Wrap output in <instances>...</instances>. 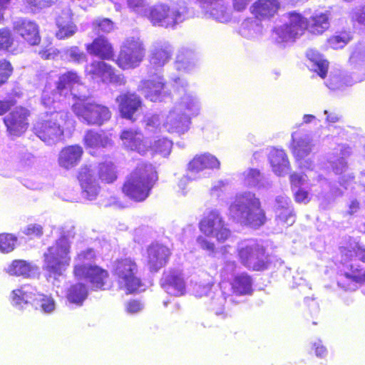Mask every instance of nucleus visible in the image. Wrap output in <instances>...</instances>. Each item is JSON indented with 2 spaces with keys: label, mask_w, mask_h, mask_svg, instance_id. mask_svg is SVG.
<instances>
[{
  "label": "nucleus",
  "mask_w": 365,
  "mask_h": 365,
  "mask_svg": "<svg viewBox=\"0 0 365 365\" xmlns=\"http://www.w3.org/2000/svg\"><path fill=\"white\" fill-rule=\"evenodd\" d=\"M329 11H314L308 19L299 13H289L283 17V24L273 29L272 38L277 43L293 42L306 29L312 34H322L329 28Z\"/></svg>",
  "instance_id": "1"
},
{
  "label": "nucleus",
  "mask_w": 365,
  "mask_h": 365,
  "mask_svg": "<svg viewBox=\"0 0 365 365\" xmlns=\"http://www.w3.org/2000/svg\"><path fill=\"white\" fill-rule=\"evenodd\" d=\"M228 215L233 221L255 228L262 226L266 221L259 199L251 192L237 194L229 205Z\"/></svg>",
  "instance_id": "2"
},
{
  "label": "nucleus",
  "mask_w": 365,
  "mask_h": 365,
  "mask_svg": "<svg viewBox=\"0 0 365 365\" xmlns=\"http://www.w3.org/2000/svg\"><path fill=\"white\" fill-rule=\"evenodd\" d=\"M70 247L69 237L62 235L43 254V269L46 272L47 280L57 287L58 284L56 282L63 277L70 265Z\"/></svg>",
  "instance_id": "3"
},
{
  "label": "nucleus",
  "mask_w": 365,
  "mask_h": 365,
  "mask_svg": "<svg viewBox=\"0 0 365 365\" xmlns=\"http://www.w3.org/2000/svg\"><path fill=\"white\" fill-rule=\"evenodd\" d=\"M52 106L54 110L47 111V118L37 122L34 128L37 137L48 145H55L63 139L65 126H73V121L69 118L68 113L61 110L60 104Z\"/></svg>",
  "instance_id": "4"
},
{
  "label": "nucleus",
  "mask_w": 365,
  "mask_h": 365,
  "mask_svg": "<svg viewBox=\"0 0 365 365\" xmlns=\"http://www.w3.org/2000/svg\"><path fill=\"white\" fill-rule=\"evenodd\" d=\"M157 180L155 167L150 163L140 162L127 177L123 192L130 199L142 202L149 196Z\"/></svg>",
  "instance_id": "5"
},
{
  "label": "nucleus",
  "mask_w": 365,
  "mask_h": 365,
  "mask_svg": "<svg viewBox=\"0 0 365 365\" xmlns=\"http://www.w3.org/2000/svg\"><path fill=\"white\" fill-rule=\"evenodd\" d=\"M106 183H112L117 179L115 166L111 162L100 163L98 166L89 165L83 166L78 173V180L82 190V197L88 200H93L100 192V186L96 179Z\"/></svg>",
  "instance_id": "6"
},
{
  "label": "nucleus",
  "mask_w": 365,
  "mask_h": 365,
  "mask_svg": "<svg viewBox=\"0 0 365 365\" xmlns=\"http://www.w3.org/2000/svg\"><path fill=\"white\" fill-rule=\"evenodd\" d=\"M188 8L183 0L157 3L149 8L148 17L153 26L174 29L187 18Z\"/></svg>",
  "instance_id": "7"
},
{
  "label": "nucleus",
  "mask_w": 365,
  "mask_h": 365,
  "mask_svg": "<svg viewBox=\"0 0 365 365\" xmlns=\"http://www.w3.org/2000/svg\"><path fill=\"white\" fill-rule=\"evenodd\" d=\"M341 274L352 282L365 284V270L357 263V259L365 262V246L351 240L346 247H341Z\"/></svg>",
  "instance_id": "8"
},
{
  "label": "nucleus",
  "mask_w": 365,
  "mask_h": 365,
  "mask_svg": "<svg viewBox=\"0 0 365 365\" xmlns=\"http://www.w3.org/2000/svg\"><path fill=\"white\" fill-rule=\"evenodd\" d=\"M236 250L241 264L250 269L264 270L271 263V257L266 253L264 247L255 240L238 242Z\"/></svg>",
  "instance_id": "9"
},
{
  "label": "nucleus",
  "mask_w": 365,
  "mask_h": 365,
  "mask_svg": "<svg viewBox=\"0 0 365 365\" xmlns=\"http://www.w3.org/2000/svg\"><path fill=\"white\" fill-rule=\"evenodd\" d=\"M138 271L136 262L130 257L121 258L113 263V272L119 288L127 294L143 289Z\"/></svg>",
  "instance_id": "10"
},
{
  "label": "nucleus",
  "mask_w": 365,
  "mask_h": 365,
  "mask_svg": "<svg viewBox=\"0 0 365 365\" xmlns=\"http://www.w3.org/2000/svg\"><path fill=\"white\" fill-rule=\"evenodd\" d=\"M81 76L73 71L64 73L58 77L54 88L47 84L42 93L41 103L46 108L51 104H61V97L66 96L75 86L81 85Z\"/></svg>",
  "instance_id": "11"
},
{
  "label": "nucleus",
  "mask_w": 365,
  "mask_h": 365,
  "mask_svg": "<svg viewBox=\"0 0 365 365\" xmlns=\"http://www.w3.org/2000/svg\"><path fill=\"white\" fill-rule=\"evenodd\" d=\"M199 228L206 237L215 239L218 242H225L231 235L220 211L217 208L207 209L199 223Z\"/></svg>",
  "instance_id": "12"
},
{
  "label": "nucleus",
  "mask_w": 365,
  "mask_h": 365,
  "mask_svg": "<svg viewBox=\"0 0 365 365\" xmlns=\"http://www.w3.org/2000/svg\"><path fill=\"white\" fill-rule=\"evenodd\" d=\"M145 54V48L140 36H128L120 46L116 63L123 70L135 68L143 61Z\"/></svg>",
  "instance_id": "13"
},
{
  "label": "nucleus",
  "mask_w": 365,
  "mask_h": 365,
  "mask_svg": "<svg viewBox=\"0 0 365 365\" xmlns=\"http://www.w3.org/2000/svg\"><path fill=\"white\" fill-rule=\"evenodd\" d=\"M173 87L182 93L175 101L173 108L180 113H186L190 118L198 116L202 110V105L199 97L192 92H187L188 83L186 80L180 77L171 78Z\"/></svg>",
  "instance_id": "14"
},
{
  "label": "nucleus",
  "mask_w": 365,
  "mask_h": 365,
  "mask_svg": "<svg viewBox=\"0 0 365 365\" xmlns=\"http://www.w3.org/2000/svg\"><path fill=\"white\" fill-rule=\"evenodd\" d=\"M72 108L80 120L91 125H101L111 117L108 107L96 103L77 102Z\"/></svg>",
  "instance_id": "15"
},
{
  "label": "nucleus",
  "mask_w": 365,
  "mask_h": 365,
  "mask_svg": "<svg viewBox=\"0 0 365 365\" xmlns=\"http://www.w3.org/2000/svg\"><path fill=\"white\" fill-rule=\"evenodd\" d=\"M85 74L92 80L115 86L124 85L126 80L122 73L103 61L93 60L85 67Z\"/></svg>",
  "instance_id": "16"
},
{
  "label": "nucleus",
  "mask_w": 365,
  "mask_h": 365,
  "mask_svg": "<svg viewBox=\"0 0 365 365\" xmlns=\"http://www.w3.org/2000/svg\"><path fill=\"white\" fill-rule=\"evenodd\" d=\"M138 90L146 99L152 102H163L170 98V92L166 90L163 76L158 73L142 80Z\"/></svg>",
  "instance_id": "17"
},
{
  "label": "nucleus",
  "mask_w": 365,
  "mask_h": 365,
  "mask_svg": "<svg viewBox=\"0 0 365 365\" xmlns=\"http://www.w3.org/2000/svg\"><path fill=\"white\" fill-rule=\"evenodd\" d=\"M30 110L26 108L18 106L4 118L6 132L11 137H19L24 133L29 128Z\"/></svg>",
  "instance_id": "18"
},
{
  "label": "nucleus",
  "mask_w": 365,
  "mask_h": 365,
  "mask_svg": "<svg viewBox=\"0 0 365 365\" xmlns=\"http://www.w3.org/2000/svg\"><path fill=\"white\" fill-rule=\"evenodd\" d=\"M191 125L192 118L188 115L180 113L173 107L163 121L164 130L179 136L188 132Z\"/></svg>",
  "instance_id": "19"
},
{
  "label": "nucleus",
  "mask_w": 365,
  "mask_h": 365,
  "mask_svg": "<svg viewBox=\"0 0 365 365\" xmlns=\"http://www.w3.org/2000/svg\"><path fill=\"white\" fill-rule=\"evenodd\" d=\"M220 162L218 158L210 153L195 155L188 164V170L193 179L205 177L207 170H219Z\"/></svg>",
  "instance_id": "20"
},
{
  "label": "nucleus",
  "mask_w": 365,
  "mask_h": 365,
  "mask_svg": "<svg viewBox=\"0 0 365 365\" xmlns=\"http://www.w3.org/2000/svg\"><path fill=\"white\" fill-rule=\"evenodd\" d=\"M292 150L299 166L307 169H312L311 163L303 161L312 150V140L309 135L301 132H295L292 135Z\"/></svg>",
  "instance_id": "21"
},
{
  "label": "nucleus",
  "mask_w": 365,
  "mask_h": 365,
  "mask_svg": "<svg viewBox=\"0 0 365 365\" xmlns=\"http://www.w3.org/2000/svg\"><path fill=\"white\" fill-rule=\"evenodd\" d=\"M123 146L130 150L135 151L140 155H145L151 148V143L148 138L138 129L124 130L120 135Z\"/></svg>",
  "instance_id": "22"
},
{
  "label": "nucleus",
  "mask_w": 365,
  "mask_h": 365,
  "mask_svg": "<svg viewBox=\"0 0 365 365\" xmlns=\"http://www.w3.org/2000/svg\"><path fill=\"white\" fill-rule=\"evenodd\" d=\"M275 220L280 229L292 225L295 222V215L293 212L290 199L284 195H278L275 198L274 206Z\"/></svg>",
  "instance_id": "23"
},
{
  "label": "nucleus",
  "mask_w": 365,
  "mask_h": 365,
  "mask_svg": "<svg viewBox=\"0 0 365 365\" xmlns=\"http://www.w3.org/2000/svg\"><path fill=\"white\" fill-rule=\"evenodd\" d=\"M161 287L168 294L180 297L185 293L186 284L181 270L173 269L163 274L160 279Z\"/></svg>",
  "instance_id": "24"
},
{
  "label": "nucleus",
  "mask_w": 365,
  "mask_h": 365,
  "mask_svg": "<svg viewBox=\"0 0 365 365\" xmlns=\"http://www.w3.org/2000/svg\"><path fill=\"white\" fill-rule=\"evenodd\" d=\"M351 153V148L345 145H341L334 151V156L330 158V163L331 165L334 172L336 175H343L340 179V184L346 187V182L348 180H353L354 175L352 173H348L345 174L348 169L346 158Z\"/></svg>",
  "instance_id": "25"
},
{
  "label": "nucleus",
  "mask_w": 365,
  "mask_h": 365,
  "mask_svg": "<svg viewBox=\"0 0 365 365\" xmlns=\"http://www.w3.org/2000/svg\"><path fill=\"white\" fill-rule=\"evenodd\" d=\"M349 64L354 70L352 74L355 76V78H351L345 83L354 85L365 80V46L364 44L360 43L354 48L349 57Z\"/></svg>",
  "instance_id": "26"
},
{
  "label": "nucleus",
  "mask_w": 365,
  "mask_h": 365,
  "mask_svg": "<svg viewBox=\"0 0 365 365\" xmlns=\"http://www.w3.org/2000/svg\"><path fill=\"white\" fill-rule=\"evenodd\" d=\"M170 255V251L165 245L152 244L148 248V264L151 271L157 272L164 267Z\"/></svg>",
  "instance_id": "27"
},
{
  "label": "nucleus",
  "mask_w": 365,
  "mask_h": 365,
  "mask_svg": "<svg viewBox=\"0 0 365 365\" xmlns=\"http://www.w3.org/2000/svg\"><path fill=\"white\" fill-rule=\"evenodd\" d=\"M14 30L31 45L40 41L38 26L32 21L19 19L14 22Z\"/></svg>",
  "instance_id": "28"
},
{
  "label": "nucleus",
  "mask_w": 365,
  "mask_h": 365,
  "mask_svg": "<svg viewBox=\"0 0 365 365\" xmlns=\"http://www.w3.org/2000/svg\"><path fill=\"white\" fill-rule=\"evenodd\" d=\"M172 46L165 41L155 42L150 49V63L155 67H163L171 58Z\"/></svg>",
  "instance_id": "29"
},
{
  "label": "nucleus",
  "mask_w": 365,
  "mask_h": 365,
  "mask_svg": "<svg viewBox=\"0 0 365 365\" xmlns=\"http://www.w3.org/2000/svg\"><path fill=\"white\" fill-rule=\"evenodd\" d=\"M76 277L86 279L95 289H106L110 287L108 272L96 265L90 266L84 274Z\"/></svg>",
  "instance_id": "30"
},
{
  "label": "nucleus",
  "mask_w": 365,
  "mask_h": 365,
  "mask_svg": "<svg viewBox=\"0 0 365 365\" xmlns=\"http://www.w3.org/2000/svg\"><path fill=\"white\" fill-rule=\"evenodd\" d=\"M120 115L123 118L132 120L135 113L141 106L140 98L135 93H128L116 98Z\"/></svg>",
  "instance_id": "31"
},
{
  "label": "nucleus",
  "mask_w": 365,
  "mask_h": 365,
  "mask_svg": "<svg viewBox=\"0 0 365 365\" xmlns=\"http://www.w3.org/2000/svg\"><path fill=\"white\" fill-rule=\"evenodd\" d=\"M36 289L29 284H24L14 289L9 296L11 305L17 309H23L29 303L33 304Z\"/></svg>",
  "instance_id": "32"
},
{
  "label": "nucleus",
  "mask_w": 365,
  "mask_h": 365,
  "mask_svg": "<svg viewBox=\"0 0 365 365\" xmlns=\"http://www.w3.org/2000/svg\"><path fill=\"white\" fill-rule=\"evenodd\" d=\"M230 286L232 294L230 297L231 302H235L233 296L251 295L253 292V280L252 277L245 272L235 275L230 280Z\"/></svg>",
  "instance_id": "33"
},
{
  "label": "nucleus",
  "mask_w": 365,
  "mask_h": 365,
  "mask_svg": "<svg viewBox=\"0 0 365 365\" xmlns=\"http://www.w3.org/2000/svg\"><path fill=\"white\" fill-rule=\"evenodd\" d=\"M279 7L278 0H257L251 6V11L257 19L266 20L274 16Z\"/></svg>",
  "instance_id": "34"
},
{
  "label": "nucleus",
  "mask_w": 365,
  "mask_h": 365,
  "mask_svg": "<svg viewBox=\"0 0 365 365\" xmlns=\"http://www.w3.org/2000/svg\"><path fill=\"white\" fill-rule=\"evenodd\" d=\"M6 272L10 275L31 278L38 274L39 269L33 262L23 259H16L6 268Z\"/></svg>",
  "instance_id": "35"
},
{
  "label": "nucleus",
  "mask_w": 365,
  "mask_h": 365,
  "mask_svg": "<svg viewBox=\"0 0 365 365\" xmlns=\"http://www.w3.org/2000/svg\"><path fill=\"white\" fill-rule=\"evenodd\" d=\"M83 153V148L77 145L65 147L59 153L58 163L61 167L70 169L76 166Z\"/></svg>",
  "instance_id": "36"
},
{
  "label": "nucleus",
  "mask_w": 365,
  "mask_h": 365,
  "mask_svg": "<svg viewBox=\"0 0 365 365\" xmlns=\"http://www.w3.org/2000/svg\"><path fill=\"white\" fill-rule=\"evenodd\" d=\"M86 48L89 54L102 60H111L114 56L111 44L103 36L95 38L91 43L86 44Z\"/></svg>",
  "instance_id": "37"
},
{
  "label": "nucleus",
  "mask_w": 365,
  "mask_h": 365,
  "mask_svg": "<svg viewBox=\"0 0 365 365\" xmlns=\"http://www.w3.org/2000/svg\"><path fill=\"white\" fill-rule=\"evenodd\" d=\"M58 31L56 36L58 39H65L73 36L77 31V26L71 20V12L69 9L63 11L56 20Z\"/></svg>",
  "instance_id": "38"
},
{
  "label": "nucleus",
  "mask_w": 365,
  "mask_h": 365,
  "mask_svg": "<svg viewBox=\"0 0 365 365\" xmlns=\"http://www.w3.org/2000/svg\"><path fill=\"white\" fill-rule=\"evenodd\" d=\"M269 160L273 172L278 176H283L289 170V163L285 152L282 149L272 148Z\"/></svg>",
  "instance_id": "39"
},
{
  "label": "nucleus",
  "mask_w": 365,
  "mask_h": 365,
  "mask_svg": "<svg viewBox=\"0 0 365 365\" xmlns=\"http://www.w3.org/2000/svg\"><path fill=\"white\" fill-rule=\"evenodd\" d=\"M242 177L243 183L247 187L267 189L272 185L269 179L262 175L257 169L250 168L245 170Z\"/></svg>",
  "instance_id": "40"
},
{
  "label": "nucleus",
  "mask_w": 365,
  "mask_h": 365,
  "mask_svg": "<svg viewBox=\"0 0 365 365\" xmlns=\"http://www.w3.org/2000/svg\"><path fill=\"white\" fill-rule=\"evenodd\" d=\"M307 57L309 61V66L311 67V69L324 78L328 71V61L324 58L322 54L313 49L307 51Z\"/></svg>",
  "instance_id": "41"
},
{
  "label": "nucleus",
  "mask_w": 365,
  "mask_h": 365,
  "mask_svg": "<svg viewBox=\"0 0 365 365\" xmlns=\"http://www.w3.org/2000/svg\"><path fill=\"white\" fill-rule=\"evenodd\" d=\"M95 257L96 253L93 249H87L78 254L74 262L75 276H82L90 266H93L92 262Z\"/></svg>",
  "instance_id": "42"
},
{
  "label": "nucleus",
  "mask_w": 365,
  "mask_h": 365,
  "mask_svg": "<svg viewBox=\"0 0 365 365\" xmlns=\"http://www.w3.org/2000/svg\"><path fill=\"white\" fill-rule=\"evenodd\" d=\"M88 290L84 284L76 283L71 284L66 291L67 301L76 306H81L87 298Z\"/></svg>",
  "instance_id": "43"
},
{
  "label": "nucleus",
  "mask_w": 365,
  "mask_h": 365,
  "mask_svg": "<svg viewBox=\"0 0 365 365\" xmlns=\"http://www.w3.org/2000/svg\"><path fill=\"white\" fill-rule=\"evenodd\" d=\"M36 310L43 314H51L56 308V303L51 295L38 293L36 291L33 304Z\"/></svg>",
  "instance_id": "44"
},
{
  "label": "nucleus",
  "mask_w": 365,
  "mask_h": 365,
  "mask_svg": "<svg viewBox=\"0 0 365 365\" xmlns=\"http://www.w3.org/2000/svg\"><path fill=\"white\" fill-rule=\"evenodd\" d=\"M263 25L259 19L252 18L245 20L241 26L240 34L247 38H255L263 33Z\"/></svg>",
  "instance_id": "45"
},
{
  "label": "nucleus",
  "mask_w": 365,
  "mask_h": 365,
  "mask_svg": "<svg viewBox=\"0 0 365 365\" xmlns=\"http://www.w3.org/2000/svg\"><path fill=\"white\" fill-rule=\"evenodd\" d=\"M197 59L193 51L182 48L177 55L175 68L178 71H189L195 67Z\"/></svg>",
  "instance_id": "46"
},
{
  "label": "nucleus",
  "mask_w": 365,
  "mask_h": 365,
  "mask_svg": "<svg viewBox=\"0 0 365 365\" xmlns=\"http://www.w3.org/2000/svg\"><path fill=\"white\" fill-rule=\"evenodd\" d=\"M307 180V175L302 173H293L290 175V182L294 187L299 188L295 192V199L298 202L307 203L309 201V195L302 187Z\"/></svg>",
  "instance_id": "47"
},
{
  "label": "nucleus",
  "mask_w": 365,
  "mask_h": 365,
  "mask_svg": "<svg viewBox=\"0 0 365 365\" xmlns=\"http://www.w3.org/2000/svg\"><path fill=\"white\" fill-rule=\"evenodd\" d=\"M84 142L86 145L91 148H106L111 145V140L108 135L93 130H90L86 133Z\"/></svg>",
  "instance_id": "48"
},
{
  "label": "nucleus",
  "mask_w": 365,
  "mask_h": 365,
  "mask_svg": "<svg viewBox=\"0 0 365 365\" xmlns=\"http://www.w3.org/2000/svg\"><path fill=\"white\" fill-rule=\"evenodd\" d=\"M351 78H355V76L351 73V75L347 74H334L331 75L329 78L327 80L326 84L327 87L333 91L336 90H343L347 86H351L352 85H348L345 83L347 81L351 80Z\"/></svg>",
  "instance_id": "49"
},
{
  "label": "nucleus",
  "mask_w": 365,
  "mask_h": 365,
  "mask_svg": "<svg viewBox=\"0 0 365 365\" xmlns=\"http://www.w3.org/2000/svg\"><path fill=\"white\" fill-rule=\"evenodd\" d=\"M0 50L16 53L19 49L14 45V40L11 31L6 28L0 29Z\"/></svg>",
  "instance_id": "50"
},
{
  "label": "nucleus",
  "mask_w": 365,
  "mask_h": 365,
  "mask_svg": "<svg viewBox=\"0 0 365 365\" xmlns=\"http://www.w3.org/2000/svg\"><path fill=\"white\" fill-rule=\"evenodd\" d=\"M64 57L69 61L81 63L87 60L86 54L77 46H71L64 51Z\"/></svg>",
  "instance_id": "51"
},
{
  "label": "nucleus",
  "mask_w": 365,
  "mask_h": 365,
  "mask_svg": "<svg viewBox=\"0 0 365 365\" xmlns=\"http://www.w3.org/2000/svg\"><path fill=\"white\" fill-rule=\"evenodd\" d=\"M351 38L350 33L342 32L329 38L328 44L334 49L342 48L349 42Z\"/></svg>",
  "instance_id": "52"
},
{
  "label": "nucleus",
  "mask_w": 365,
  "mask_h": 365,
  "mask_svg": "<svg viewBox=\"0 0 365 365\" xmlns=\"http://www.w3.org/2000/svg\"><path fill=\"white\" fill-rule=\"evenodd\" d=\"M173 147V143L168 138H161L156 141L153 145H151L150 150L158 153L163 157H167L170 153Z\"/></svg>",
  "instance_id": "53"
},
{
  "label": "nucleus",
  "mask_w": 365,
  "mask_h": 365,
  "mask_svg": "<svg viewBox=\"0 0 365 365\" xmlns=\"http://www.w3.org/2000/svg\"><path fill=\"white\" fill-rule=\"evenodd\" d=\"M17 238L11 234H0V251L8 253L14 250Z\"/></svg>",
  "instance_id": "54"
},
{
  "label": "nucleus",
  "mask_w": 365,
  "mask_h": 365,
  "mask_svg": "<svg viewBox=\"0 0 365 365\" xmlns=\"http://www.w3.org/2000/svg\"><path fill=\"white\" fill-rule=\"evenodd\" d=\"M237 266V263L234 261H227L221 270V277L225 280H231L236 274Z\"/></svg>",
  "instance_id": "55"
},
{
  "label": "nucleus",
  "mask_w": 365,
  "mask_h": 365,
  "mask_svg": "<svg viewBox=\"0 0 365 365\" xmlns=\"http://www.w3.org/2000/svg\"><path fill=\"white\" fill-rule=\"evenodd\" d=\"M98 32L109 33L113 29V23L108 19H98L93 24Z\"/></svg>",
  "instance_id": "56"
},
{
  "label": "nucleus",
  "mask_w": 365,
  "mask_h": 365,
  "mask_svg": "<svg viewBox=\"0 0 365 365\" xmlns=\"http://www.w3.org/2000/svg\"><path fill=\"white\" fill-rule=\"evenodd\" d=\"M212 284L210 282H195L192 285V292L197 297L206 296L211 290Z\"/></svg>",
  "instance_id": "57"
},
{
  "label": "nucleus",
  "mask_w": 365,
  "mask_h": 365,
  "mask_svg": "<svg viewBox=\"0 0 365 365\" xmlns=\"http://www.w3.org/2000/svg\"><path fill=\"white\" fill-rule=\"evenodd\" d=\"M226 302V297L222 292L219 293L212 299V308L217 315H221L224 312V304Z\"/></svg>",
  "instance_id": "58"
},
{
  "label": "nucleus",
  "mask_w": 365,
  "mask_h": 365,
  "mask_svg": "<svg viewBox=\"0 0 365 365\" xmlns=\"http://www.w3.org/2000/svg\"><path fill=\"white\" fill-rule=\"evenodd\" d=\"M145 123L147 129L150 131H153L155 129H158L160 131L163 130V123L160 120V115L158 114L147 116L145 118Z\"/></svg>",
  "instance_id": "59"
},
{
  "label": "nucleus",
  "mask_w": 365,
  "mask_h": 365,
  "mask_svg": "<svg viewBox=\"0 0 365 365\" xmlns=\"http://www.w3.org/2000/svg\"><path fill=\"white\" fill-rule=\"evenodd\" d=\"M351 21L365 26V6L353 9L350 13Z\"/></svg>",
  "instance_id": "60"
},
{
  "label": "nucleus",
  "mask_w": 365,
  "mask_h": 365,
  "mask_svg": "<svg viewBox=\"0 0 365 365\" xmlns=\"http://www.w3.org/2000/svg\"><path fill=\"white\" fill-rule=\"evenodd\" d=\"M12 71L13 68L9 62L6 61H0V86L7 81Z\"/></svg>",
  "instance_id": "61"
},
{
  "label": "nucleus",
  "mask_w": 365,
  "mask_h": 365,
  "mask_svg": "<svg viewBox=\"0 0 365 365\" xmlns=\"http://www.w3.org/2000/svg\"><path fill=\"white\" fill-rule=\"evenodd\" d=\"M56 0H25L26 4L32 10H39L51 6Z\"/></svg>",
  "instance_id": "62"
},
{
  "label": "nucleus",
  "mask_w": 365,
  "mask_h": 365,
  "mask_svg": "<svg viewBox=\"0 0 365 365\" xmlns=\"http://www.w3.org/2000/svg\"><path fill=\"white\" fill-rule=\"evenodd\" d=\"M127 5L134 12L142 14L145 12L148 4L146 0H127Z\"/></svg>",
  "instance_id": "63"
},
{
  "label": "nucleus",
  "mask_w": 365,
  "mask_h": 365,
  "mask_svg": "<svg viewBox=\"0 0 365 365\" xmlns=\"http://www.w3.org/2000/svg\"><path fill=\"white\" fill-rule=\"evenodd\" d=\"M16 104V101L13 96H6L4 99L0 98V115L6 114Z\"/></svg>",
  "instance_id": "64"
}]
</instances>
